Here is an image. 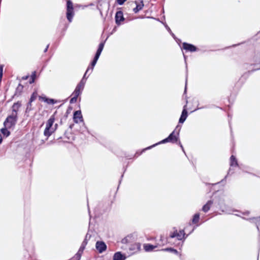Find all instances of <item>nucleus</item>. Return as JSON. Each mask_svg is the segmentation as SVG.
Returning a JSON list of instances; mask_svg holds the SVG:
<instances>
[{"label": "nucleus", "instance_id": "f257e3e1", "mask_svg": "<svg viewBox=\"0 0 260 260\" xmlns=\"http://www.w3.org/2000/svg\"><path fill=\"white\" fill-rule=\"evenodd\" d=\"M180 129H181V127L179 125H177L176 126L175 129L169 135V136L167 138L164 139V140L159 141L158 143H156L150 146L147 147L145 149H143L142 150V151L140 153L138 152H137L135 154V156L137 157L138 156L140 155L146 150L150 149L152 148H153L158 145H159V144H165V143H168V142L173 143V144H174L175 143H177L178 141H179V133H180Z\"/></svg>", "mask_w": 260, "mask_h": 260}, {"label": "nucleus", "instance_id": "f03ea898", "mask_svg": "<svg viewBox=\"0 0 260 260\" xmlns=\"http://www.w3.org/2000/svg\"><path fill=\"white\" fill-rule=\"evenodd\" d=\"M252 61V62L250 64L245 63L243 65V68L246 70H248L247 73H246L245 74H249L255 71L260 70V52L255 53Z\"/></svg>", "mask_w": 260, "mask_h": 260}, {"label": "nucleus", "instance_id": "7ed1b4c3", "mask_svg": "<svg viewBox=\"0 0 260 260\" xmlns=\"http://www.w3.org/2000/svg\"><path fill=\"white\" fill-rule=\"evenodd\" d=\"M18 117L15 115H9L4 122V125L6 128H11L13 127L17 123Z\"/></svg>", "mask_w": 260, "mask_h": 260}, {"label": "nucleus", "instance_id": "20e7f679", "mask_svg": "<svg viewBox=\"0 0 260 260\" xmlns=\"http://www.w3.org/2000/svg\"><path fill=\"white\" fill-rule=\"evenodd\" d=\"M194 229H193L192 231L187 235H185L184 231L183 230H180L179 232H178L177 230H176L174 232L171 233L170 235V238H174L176 237L178 240H184L190 234L194 231Z\"/></svg>", "mask_w": 260, "mask_h": 260}, {"label": "nucleus", "instance_id": "39448f33", "mask_svg": "<svg viewBox=\"0 0 260 260\" xmlns=\"http://www.w3.org/2000/svg\"><path fill=\"white\" fill-rule=\"evenodd\" d=\"M67 18L68 20L71 22L74 16V7L73 3L71 0H67Z\"/></svg>", "mask_w": 260, "mask_h": 260}, {"label": "nucleus", "instance_id": "423d86ee", "mask_svg": "<svg viewBox=\"0 0 260 260\" xmlns=\"http://www.w3.org/2000/svg\"><path fill=\"white\" fill-rule=\"evenodd\" d=\"M95 248L100 253H102L106 250L107 246L103 241H98L95 243Z\"/></svg>", "mask_w": 260, "mask_h": 260}, {"label": "nucleus", "instance_id": "0eeeda50", "mask_svg": "<svg viewBox=\"0 0 260 260\" xmlns=\"http://www.w3.org/2000/svg\"><path fill=\"white\" fill-rule=\"evenodd\" d=\"M115 23L117 25H120L121 24V22H123L125 18L123 17V12L122 11H118L116 14L115 16Z\"/></svg>", "mask_w": 260, "mask_h": 260}, {"label": "nucleus", "instance_id": "6e6552de", "mask_svg": "<svg viewBox=\"0 0 260 260\" xmlns=\"http://www.w3.org/2000/svg\"><path fill=\"white\" fill-rule=\"evenodd\" d=\"M182 48L183 49L191 52L197 51L198 50V48L194 45L185 42L183 43Z\"/></svg>", "mask_w": 260, "mask_h": 260}, {"label": "nucleus", "instance_id": "1a4fd4ad", "mask_svg": "<svg viewBox=\"0 0 260 260\" xmlns=\"http://www.w3.org/2000/svg\"><path fill=\"white\" fill-rule=\"evenodd\" d=\"M73 120L74 122L76 123L79 122V120L81 122H83V118L81 110L75 111L74 112Z\"/></svg>", "mask_w": 260, "mask_h": 260}, {"label": "nucleus", "instance_id": "9d476101", "mask_svg": "<svg viewBox=\"0 0 260 260\" xmlns=\"http://www.w3.org/2000/svg\"><path fill=\"white\" fill-rule=\"evenodd\" d=\"M186 105H185L183 107V109L182 111L181 116L179 119V122L180 123H184V122L185 121V120L186 119V118L188 116V113H187V109H186Z\"/></svg>", "mask_w": 260, "mask_h": 260}, {"label": "nucleus", "instance_id": "9b49d317", "mask_svg": "<svg viewBox=\"0 0 260 260\" xmlns=\"http://www.w3.org/2000/svg\"><path fill=\"white\" fill-rule=\"evenodd\" d=\"M135 4L136 7L133 9V11L135 13H137L141 10L144 7L143 1L142 0H137L135 1Z\"/></svg>", "mask_w": 260, "mask_h": 260}, {"label": "nucleus", "instance_id": "f8f14e48", "mask_svg": "<svg viewBox=\"0 0 260 260\" xmlns=\"http://www.w3.org/2000/svg\"><path fill=\"white\" fill-rule=\"evenodd\" d=\"M243 219L248 220L252 223H254L257 230L259 231L258 226L260 224V216L259 217H252L249 218H246L244 217H241Z\"/></svg>", "mask_w": 260, "mask_h": 260}, {"label": "nucleus", "instance_id": "ddd939ff", "mask_svg": "<svg viewBox=\"0 0 260 260\" xmlns=\"http://www.w3.org/2000/svg\"><path fill=\"white\" fill-rule=\"evenodd\" d=\"M126 256L121 251L116 252L113 256V260H125Z\"/></svg>", "mask_w": 260, "mask_h": 260}, {"label": "nucleus", "instance_id": "4468645a", "mask_svg": "<svg viewBox=\"0 0 260 260\" xmlns=\"http://www.w3.org/2000/svg\"><path fill=\"white\" fill-rule=\"evenodd\" d=\"M21 106V103L20 102H17L16 103H15L12 107V113L11 114L15 115L16 114V116H17V111L19 109V108Z\"/></svg>", "mask_w": 260, "mask_h": 260}, {"label": "nucleus", "instance_id": "2eb2a0df", "mask_svg": "<svg viewBox=\"0 0 260 260\" xmlns=\"http://www.w3.org/2000/svg\"><path fill=\"white\" fill-rule=\"evenodd\" d=\"M40 100H42L44 102L47 103L48 104H52L53 105L57 103V101L53 99H49L46 96L42 97V96H39Z\"/></svg>", "mask_w": 260, "mask_h": 260}, {"label": "nucleus", "instance_id": "dca6fc26", "mask_svg": "<svg viewBox=\"0 0 260 260\" xmlns=\"http://www.w3.org/2000/svg\"><path fill=\"white\" fill-rule=\"evenodd\" d=\"M213 203L212 200L208 201L206 204L203 206L202 209V211L205 213L207 212L210 210Z\"/></svg>", "mask_w": 260, "mask_h": 260}, {"label": "nucleus", "instance_id": "f3484780", "mask_svg": "<svg viewBox=\"0 0 260 260\" xmlns=\"http://www.w3.org/2000/svg\"><path fill=\"white\" fill-rule=\"evenodd\" d=\"M54 121H55V117H54V115H53L48 120L47 123H46V127H47V129L50 128H53L52 126L54 122Z\"/></svg>", "mask_w": 260, "mask_h": 260}, {"label": "nucleus", "instance_id": "a211bd4d", "mask_svg": "<svg viewBox=\"0 0 260 260\" xmlns=\"http://www.w3.org/2000/svg\"><path fill=\"white\" fill-rule=\"evenodd\" d=\"M158 246L153 245L151 244H145L144 245V249L147 252L152 251L154 248H156Z\"/></svg>", "mask_w": 260, "mask_h": 260}, {"label": "nucleus", "instance_id": "6ab92c4d", "mask_svg": "<svg viewBox=\"0 0 260 260\" xmlns=\"http://www.w3.org/2000/svg\"><path fill=\"white\" fill-rule=\"evenodd\" d=\"M230 166L238 167L239 165L237 160L235 156L232 155L230 157Z\"/></svg>", "mask_w": 260, "mask_h": 260}, {"label": "nucleus", "instance_id": "aec40b11", "mask_svg": "<svg viewBox=\"0 0 260 260\" xmlns=\"http://www.w3.org/2000/svg\"><path fill=\"white\" fill-rule=\"evenodd\" d=\"M54 131L55 129H54L53 128H48V129L47 127L45 128L44 132V135L45 136L47 137L46 139H47L48 138L52 135V134L54 132Z\"/></svg>", "mask_w": 260, "mask_h": 260}, {"label": "nucleus", "instance_id": "412c9836", "mask_svg": "<svg viewBox=\"0 0 260 260\" xmlns=\"http://www.w3.org/2000/svg\"><path fill=\"white\" fill-rule=\"evenodd\" d=\"M23 89V86L19 83L16 89V91H15L14 95L17 96L20 95L21 94V92H22Z\"/></svg>", "mask_w": 260, "mask_h": 260}, {"label": "nucleus", "instance_id": "4be33fe9", "mask_svg": "<svg viewBox=\"0 0 260 260\" xmlns=\"http://www.w3.org/2000/svg\"><path fill=\"white\" fill-rule=\"evenodd\" d=\"M8 128H6L5 126L1 129V132L4 136L8 137L10 135V132L8 130Z\"/></svg>", "mask_w": 260, "mask_h": 260}, {"label": "nucleus", "instance_id": "5701e85b", "mask_svg": "<svg viewBox=\"0 0 260 260\" xmlns=\"http://www.w3.org/2000/svg\"><path fill=\"white\" fill-rule=\"evenodd\" d=\"M200 213H199L194 214V215L193 216V218L192 219V223L193 224H196L198 223L200 219Z\"/></svg>", "mask_w": 260, "mask_h": 260}, {"label": "nucleus", "instance_id": "b1692460", "mask_svg": "<svg viewBox=\"0 0 260 260\" xmlns=\"http://www.w3.org/2000/svg\"><path fill=\"white\" fill-rule=\"evenodd\" d=\"M166 242L167 241L165 238L162 236H160V239L157 244V245L159 246H163L166 243Z\"/></svg>", "mask_w": 260, "mask_h": 260}, {"label": "nucleus", "instance_id": "393cba45", "mask_svg": "<svg viewBox=\"0 0 260 260\" xmlns=\"http://www.w3.org/2000/svg\"><path fill=\"white\" fill-rule=\"evenodd\" d=\"M161 250L162 251H169V252H172V253H173L175 254H178V251L173 248H165V249H162Z\"/></svg>", "mask_w": 260, "mask_h": 260}, {"label": "nucleus", "instance_id": "a878e982", "mask_svg": "<svg viewBox=\"0 0 260 260\" xmlns=\"http://www.w3.org/2000/svg\"><path fill=\"white\" fill-rule=\"evenodd\" d=\"M36 77H37L36 72L34 71L32 73V74L30 76V80H29V83L30 84L34 83L35 82Z\"/></svg>", "mask_w": 260, "mask_h": 260}, {"label": "nucleus", "instance_id": "bb28decb", "mask_svg": "<svg viewBox=\"0 0 260 260\" xmlns=\"http://www.w3.org/2000/svg\"><path fill=\"white\" fill-rule=\"evenodd\" d=\"M31 103L32 102H30L29 101V102L27 103V107H26V110H25V113H28L32 110Z\"/></svg>", "mask_w": 260, "mask_h": 260}, {"label": "nucleus", "instance_id": "cd10ccee", "mask_svg": "<svg viewBox=\"0 0 260 260\" xmlns=\"http://www.w3.org/2000/svg\"><path fill=\"white\" fill-rule=\"evenodd\" d=\"M37 97V93L36 92H34L30 96V98L29 99V102H34Z\"/></svg>", "mask_w": 260, "mask_h": 260}, {"label": "nucleus", "instance_id": "c85d7f7f", "mask_svg": "<svg viewBox=\"0 0 260 260\" xmlns=\"http://www.w3.org/2000/svg\"><path fill=\"white\" fill-rule=\"evenodd\" d=\"M97 61H98L97 60L93 59V60L91 62L90 65L89 67H90V69H91V72L93 70L94 67L95 66Z\"/></svg>", "mask_w": 260, "mask_h": 260}, {"label": "nucleus", "instance_id": "c756f323", "mask_svg": "<svg viewBox=\"0 0 260 260\" xmlns=\"http://www.w3.org/2000/svg\"><path fill=\"white\" fill-rule=\"evenodd\" d=\"M82 93V92H81L79 90H76V89L74 90V92L72 93L73 95H75L76 97H78L79 95H80Z\"/></svg>", "mask_w": 260, "mask_h": 260}, {"label": "nucleus", "instance_id": "7c9ffc66", "mask_svg": "<svg viewBox=\"0 0 260 260\" xmlns=\"http://www.w3.org/2000/svg\"><path fill=\"white\" fill-rule=\"evenodd\" d=\"M135 248L139 249L140 248V245L139 243H136L133 245L131 247L129 248V250H134Z\"/></svg>", "mask_w": 260, "mask_h": 260}, {"label": "nucleus", "instance_id": "2f4dec72", "mask_svg": "<svg viewBox=\"0 0 260 260\" xmlns=\"http://www.w3.org/2000/svg\"><path fill=\"white\" fill-rule=\"evenodd\" d=\"M84 87L82 85H80V84H78L75 88L76 90H79L81 92H82V91L84 89Z\"/></svg>", "mask_w": 260, "mask_h": 260}, {"label": "nucleus", "instance_id": "473e14b6", "mask_svg": "<svg viewBox=\"0 0 260 260\" xmlns=\"http://www.w3.org/2000/svg\"><path fill=\"white\" fill-rule=\"evenodd\" d=\"M90 236H88V234H87L82 244H84L85 245H86L88 242V240L90 238Z\"/></svg>", "mask_w": 260, "mask_h": 260}, {"label": "nucleus", "instance_id": "72a5a7b5", "mask_svg": "<svg viewBox=\"0 0 260 260\" xmlns=\"http://www.w3.org/2000/svg\"><path fill=\"white\" fill-rule=\"evenodd\" d=\"M105 43V41L100 43V44L99 45L98 49L102 51L104 47Z\"/></svg>", "mask_w": 260, "mask_h": 260}, {"label": "nucleus", "instance_id": "f704fd0d", "mask_svg": "<svg viewBox=\"0 0 260 260\" xmlns=\"http://www.w3.org/2000/svg\"><path fill=\"white\" fill-rule=\"evenodd\" d=\"M3 68H4V65L1 64L0 65V81L2 80V78L3 77Z\"/></svg>", "mask_w": 260, "mask_h": 260}, {"label": "nucleus", "instance_id": "c9c22d12", "mask_svg": "<svg viewBox=\"0 0 260 260\" xmlns=\"http://www.w3.org/2000/svg\"><path fill=\"white\" fill-rule=\"evenodd\" d=\"M77 98L78 97H76V96L75 95H73V97H72L70 101V103L71 104H73V103H75L77 102Z\"/></svg>", "mask_w": 260, "mask_h": 260}, {"label": "nucleus", "instance_id": "e433bc0d", "mask_svg": "<svg viewBox=\"0 0 260 260\" xmlns=\"http://www.w3.org/2000/svg\"><path fill=\"white\" fill-rule=\"evenodd\" d=\"M166 27L167 28V29L168 30V31L170 32V34H171V35L174 38V39H176V37L175 36V35L172 32L171 29L170 28V27L167 25H166Z\"/></svg>", "mask_w": 260, "mask_h": 260}, {"label": "nucleus", "instance_id": "4c0bfd02", "mask_svg": "<svg viewBox=\"0 0 260 260\" xmlns=\"http://www.w3.org/2000/svg\"><path fill=\"white\" fill-rule=\"evenodd\" d=\"M86 79H82L81 80V81L79 82V84H80V85H82L84 87L85 86V84L86 83Z\"/></svg>", "mask_w": 260, "mask_h": 260}, {"label": "nucleus", "instance_id": "58836bf2", "mask_svg": "<svg viewBox=\"0 0 260 260\" xmlns=\"http://www.w3.org/2000/svg\"><path fill=\"white\" fill-rule=\"evenodd\" d=\"M86 245H85L84 244H81V245L80 246V247L79 250H80V251L83 252L85 248Z\"/></svg>", "mask_w": 260, "mask_h": 260}, {"label": "nucleus", "instance_id": "ea45409f", "mask_svg": "<svg viewBox=\"0 0 260 260\" xmlns=\"http://www.w3.org/2000/svg\"><path fill=\"white\" fill-rule=\"evenodd\" d=\"M89 70H90V67H88V68L87 69V70H86V72H85V74H84L82 79L84 78V79H87L88 77H86V74L88 73V72L89 71Z\"/></svg>", "mask_w": 260, "mask_h": 260}, {"label": "nucleus", "instance_id": "a19ab883", "mask_svg": "<svg viewBox=\"0 0 260 260\" xmlns=\"http://www.w3.org/2000/svg\"><path fill=\"white\" fill-rule=\"evenodd\" d=\"M125 1L126 0H116L117 3L120 5H123Z\"/></svg>", "mask_w": 260, "mask_h": 260}, {"label": "nucleus", "instance_id": "79ce46f5", "mask_svg": "<svg viewBox=\"0 0 260 260\" xmlns=\"http://www.w3.org/2000/svg\"><path fill=\"white\" fill-rule=\"evenodd\" d=\"M220 209H221L222 212H226V208L225 206H220Z\"/></svg>", "mask_w": 260, "mask_h": 260}, {"label": "nucleus", "instance_id": "37998d69", "mask_svg": "<svg viewBox=\"0 0 260 260\" xmlns=\"http://www.w3.org/2000/svg\"><path fill=\"white\" fill-rule=\"evenodd\" d=\"M81 253H77L76 255H75V257L77 259V260H80V258H81Z\"/></svg>", "mask_w": 260, "mask_h": 260}, {"label": "nucleus", "instance_id": "c03bdc74", "mask_svg": "<svg viewBox=\"0 0 260 260\" xmlns=\"http://www.w3.org/2000/svg\"><path fill=\"white\" fill-rule=\"evenodd\" d=\"M241 213L244 215H248L250 214V212L249 211H247L241 212Z\"/></svg>", "mask_w": 260, "mask_h": 260}, {"label": "nucleus", "instance_id": "a18cd8bd", "mask_svg": "<svg viewBox=\"0 0 260 260\" xmlns=\"http://www.w3.org/2000/svg\"><path fill=\"white\" fill-rule=\"evenodd\" d=\"M100 55H98V54H95V55H94V57L93 58V59H96L97 60H98L99 57H100Z\"/></svg>", "mask_w": 260, "mask_h": 260}, {"label": "nucleus", "instance_id": "49530a36", "mask_svg": "<svg viewBox=\"0 0 260 260\" xmlns=\"http://www.w3.org/2000/svg\"><path fill=\"white\" fill-rule=\"evenodd\" d=\"M208 108V107L207 106L201 107H198L195 110L201 109H203V108Z\"/></svg>", "mask_w": 260, "mask_h": 260}, {"label": "nucleus", "instance_id": "de8ad7c7", "mask_svg": "<svg viewBox=\"0 0 260 260\" xmlns=\"http://www.w3.org/2000/svg\"><path fill=\"white\" fill-rule=\"evenodd\" d=\"M102 52V51L99 50L98 49L96 52V53H95V54H98L99 55H101V54Z\"/></svg>", "mask_w": 260, "mask_h": 260}, {"label": "nucleus", "instance_id": "09e8293b", "mask_svg": "<svg viewBox=\"0 0 260 260\" xmlns=\"http://www.w3.org/2000/svg\"><path fill=\"white\" fill-rule=\"evenodd\" d=\"M102 52V51L99 50L98 49L96 52V53H95V54H98L99 55H101V54Z\"/></svg>", "mask_w": 260, "mask_h": 260}, {"label": "nucleus", "instance_id": "8fccbe9b", "mask_svg": "<svg viewBox=\"0 0 260 260\" xmlns=\"http://www.w3.org/2000/svg\"><path fill=\"white\" fill-rule=\"evenodd\" d=\"M49 47V44H48L46 47V48L44 50V52H46L48 51V48Z\"/></svg>", "mask_w": 260, "mask_h": 260}, {"label": "nucleus", "instance_id": "3c124183", "mask_svg": "<svg viewBox=\"0 0 260 260\" xmlns=\"http://www.w3.org/2000/svg\"><path fill=\"white\" fill-rule=\"evenodd\" d=\"M177 144H178L180 147H182V144L181 143V142L180 141V140H179V141H178L177 143H176Z\"/></svg>", "mask_w": 260, "mask_h": 260}, {"label": "nucleus", "instance_id": "603ef678", "mask_svg": "<svg viewBox=\"0 0 260 260\" xmlns=\"http://www.w3.org/2000/svg\"><path fill=\"white\" fill-rule=\"evenodd\" d=\"M28 78V76H24L22 77V79L23 80H26Z\"/></svg>", "mask_w": 260, "mask_h": 260}, {"label": "nucleus", "instance_id": "864d4df0", "mask_svg": "<svg viewBox=\"0 0 260 260\" xmlns=\"http://www.w3.org/2000/svg\"><path fill=\"white\" fill-rule=\"evenodd\" d=\"M2 141H3L2 136L1 134H0V144L2 143Z\"/></svg>", "mask_w": 260, "mask_h": 260}, {"label": "nucleus", "instance_id": "5fc2aeb1", "mask_svg": "<svg viewBox=\"0 0 260 260\" xmlns=\"http://www.w3.org/2000/svg\"><path fill=\"white\" fill-rule=\"evenodd\" d=\"M181 147L182 150L183 151V152L184 153V154H186L183 146L182 145V147Z\"/></svg>", "mask_w": 260, "mask_h": 260}, {"label": "nucleus", "instance_id": "6e6d98bb", "mask_svg": "<svg viewBox=\"0 0 260 260\" xmlns=\"http://www.w3.org/2000/svg\"><path fill=\"white\" fill-rule=\"evenodd\" d=\"M116 30V27H115L113 28V30H112V32H113L115 31Z\"/></svg>", "mask_w": 260, "mask_h": 260}, {"label": "nucleus", "instance_id": "4d7b16f0", "mask_svg": "<svg viewBox=\"0 0 260 260\" xmlns=\"http://www.w3.org/2000/svg\"><path fill=\"white\" fill-rule=\"evenodd\" d=\"M226 177H227V176H225V177H224V178L223 179H222V180L221 181V182H223V181L225 180V179H226Z\"/></svg>", "mask_w": 260, "mask_h": 260}, {"label": "nucleus", "instance_id": "13d9d810", "mask_svg": "<svg viewBox=\"0 0 260 260\" xmlns=\"http://www.w3.org/2000/svg\"><path fill=\"white\" fill-rule=\"evenodd\" d=\"M98 9L100 10V13H101V15H102V11H101V9L99 8V7H98Z\"/></svg>", "mask_w": 260, "mask_h": 260}, {"label": "nucleus", "instance_id": "bf43d9fd", "mask_svg": "<svg viewBox=\"0 0 260 260\" xmlns=\"http://www.w3.org/2000/svg\"><path fill=\"white\" fill-rule=\"evenodd\" d=\"M57 124H55V128L54 129H56L57 128Z\"/></svg>", "mask_w": 260, "mask_h": 260}, {"label": "nucleus", "instance_id": "052dcab7", "mask_svg": "<svg viewBox=\"0 0 260 260\" xmlns=\"http://www.w3.org/2000/svg\"><path fill=\"white\" fill-rule=\"evenodd\" d=\"M73 125H74V124H71V125H70V128H72V127H73Z\"/></svg>", "mask_w": 260, "mask_h": 260}, {"label": "nucleus", "instance_id": "680f3d73", "mask_svg": "<svg viewBox=\"0 0 260 260\" xmlns=\"http://www.w3.org/2000/svg\"><path fill=\"white\" fill-rule=\"evenodd\" d=\"M77 253H81V255L82 253H83V252H81V251H80V250H79Z\"/></svg>", "mask_w": 260, "mask_h": 260}, {"label": "nucleus", "instance_id": "e2e57ef3", "mask_svg": "<svg viewBox=\"0 0 260 260\" xmlns=\"http://www.w3.org/2000/svg\"><path fill=\"white\" fill-rule=\"evenodd\" d=\"M85 128L87 130V132L88 133H89V132L88 131V130L87 129V127L86 126H85Z\"/></svg>", "mask_w": 260, "mask_h": 260}, {"label": "nucleus", "instance_id": "0e129e2a", "mask_svg": "<svg viewBox=\"0 0 260 260\" xmlns=\"http://www.w3.org/2000/svg\"><path fill=\"white\" fill-rule=\"evenodd\" d=\"M236 216H239V217H241V216L240 215H239V214H235Z\"/></svg>", "mask_w": 260, "mask_h": 260}, {"label": "nucleus", "instance_id": "69168bd1", "mask_svg": "<svg viewBox=\"0 0 260 260\" xmlns=\"http://www.w3.org/2000/svg\"><path fill=\"white\" fill-rule=\"evenodd\" d=\"M186 87L185 86V90H184V93L186 92Z\"/></svg>", "mask_w": 260, "mask_h": 260}, {"label": "nucleus", "instance_id": "338daca9", "mask_svg": "<svg viewBox=\"0 0 260 260\" xmlns=\"http://www.w3.org/2000/svg\"><path fill=\"white\" fill-rule=\"evenodd\" d=\"M186 56H185V55H184V58L185 60H186Z\"/></svg>", "mask_w": 260, "mask_h": 260}, {"label": "nucleus", "instance_id": "774afa93", "mask_svg": "<svg viewBox=\"0 0 260 260\" xmlns=\"http://www.w3.org/2000/svg\"><path fill=\"white\" fill-rule=\"evenodd\" d=\"M124 239H122V242L124 243Z\"/></svg>", "mask_w": 260, "mask_h": 260}]
</instances>
